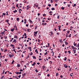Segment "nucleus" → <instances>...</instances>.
<instances>
[{"mask_svg":"<svg viewBox=\"0 0 79 79\" xmlns=\"http://www.w3.org/2000/svg\"><path fill=\"white\" fill-rule=\"evenodd\" d=\"M12 43L13 44H16V40L14 39L12 42Z\"/></svg>","mask_w":79,"mask_h":79,"instance_id":"1","label":"nucleus"},{"mask_svg":"<svg viewBox=\"0 0 79 79\" xmlns=\"http://www.w3.org/2000/svg\"><path fill=\"white\" fill-rule=\"evenodd\" d=\"M5 30H4L3 32H1V33H0L1 34H2V35H3V34H5Z\"/></svg>","mask_w":79,"mask_h":79,"instance_id":"2","label":"nucleus"},{"mask_svg":"<svg viewBox=\"0 0 79 79\" xmlns=\"http://www.w3.org/2000/svg\"><path fill=\"white\" fill-rule=\"evenodd\" d=\"M64 67H65V68H68V65H66V64H64Z\"/></svg>","mask_w":79,"mask_h":79,"instance_id":"3","label":"nucleus"},{"mask_svg":"<svg viewBox=\"0 0 79 79\" xmlns=\"http://www.w3.org/2000/svg\"><path fill=\"white\" fill-rule=\"evenodd\" d=\"M37 32H38V31H35L34 32V35H35V34H37Z\"/></svg>","mask_w":79,"mask_h":79,"instance_id":"4","label":"nucleus"},{"mask_svg":"<svg viewBox=\"0 0 79 79\" xmlns=\"http://www.w3.org/2000/svg\"><path fill=\"white\" fill-rule=\"evenodd\" d=\"M50 32L51 34V35L49 34V35H50V36H52V35H53V33H52V31H51Z\"/></svg>","mask_w":79,"mask_h":79,"instance_id":"5","label":"nucleus"},{"mask_svg":"<svg viewBox=\"0 0 79 79\" xmlns=\"http://www.w3.org/2000/svg\"><path fill=\"white\" fill-rule=\"evenodd\" d=\"M58 27H59V31H61V30H60V28H61V26H59Z\"/></svg>","mask_w":79,"mask_h":79,"instance_id":"6","label":"nucleus"},{"mask_svg":"<svg viewBox=\"0 0 79 79\" xmlns=\"http://www.w3.org/2000/svg\"><path fill=\"white\" fill-rule=\"evenodd\" d=\"M17 11H18V10H15V11H13V12H14V13H16V12H17Z\"/></svg>","mask_w":79,"mask_h":79,"instance_id":"7","label":"nucleus"},{"mask_svg":"<svg viewBox=\"0 0 79 79\" xmlns=\"http://www.w3.org/2000/svg\"><path fill=\"white\" fill-rule=\"evenodd\" d=\"M27 32H31V29H27Z\"/></svg>","mask_w":79,"mask_h":79,"instance_id":"8","label":"nucleus"},{"mask_svg":"<svg viewBox=\"0 0 79 79\" xmlns=\"http://www.w3.org/2000/svg\"><path fill=\"white\" fill-rule=\"evenodd\" d=\"M13 56H14V55L13 54V55H11V54H9V56H10V58H11Z\"/></svg>","mask_w":79,"mask_h":79,"instance_id":"9","label":"nucleus"},{"mask_svg":"<svg viewBox=\"0 0 79 79\" xmlns=\"http://www.w3.org/2000/svg\"><path fill=\"white\" fill-rule=\"evenodd\" d=\"M27 10H28V9H29V8H30V7H29V6H27Z\"/></svg>","mask_w":79,"mask_h":79,"instance_id":"10","label":"nucleus"},{"mask_svg":"<svg viewBox=\"0 0 79 79\" xmlns=\"http://www.w3.org/2000/svg\"><path fill=\"white\" fill-rule=\"evenodd\" d=\"M15 29L13 28V29H11L10 30L11 31H12V32H14V30Z\"/></svg>","mask_w":79,"mask_h":79,"instance_id":"11","label":"nucleus"},{"mask_svg":"<svg viewBox=\"0 0 79 79\" xmlns=\"http://www.w3.org/2000/svg\"><path fill=\"white\" fill-rule=\"evenodd\" d=\"M35 62H34L31 65L32 66H35Z\"/></svg>","mask_w":79,"mask_h":79,"instance_id":"12","label":"nucleus"},{"mask_svg":"<svg viewBox=\"0 0 79 79\" xmlns=\"http://www.w3.org/2000/svg\"><path fill=\"white\" fill-rule=\"evenodd\" d=\"M28 49L29 50H31V49H32V48H31V47H29L28 48Z\"/></svg>","mask_w":79,"mask_h":79,"instance_id":"13","label":"nucleus"},{"mask_svg":"<svg viewBox=\"0 0 79 79\" xmlns=\"http://www.w3.org/2000/svg\"><path fill=\"white\" fill-rule=\"evenodd\" d=\"M32 57L33 58V59H36V57H35V56H33Z\"/></svg>","mask_w":79,"mask_h":79,"instance_id":"14","label":"nucleus"},{"mask_svg":"<svg viewBox=\"0 0 79 79\" xmlns=\"http://www.w3.org/2000/svg\"><path fill=\"white\" fill-rule=\"evenodd\" d=\"M73 73H71V74H70V75L71 77H73Z\"/></svg>","mask_w":79,"mask_h":79,"instance_id":"15","label":"nucleus"},{"mask_svg":"<svg viewBox=\"0 0 79 79\" xmlns=\"http://www.w3.org/2000/svg\"><path fill=\"white\" fill-rule=\"evenodd\" d=\"M13 39H14V38H12L11 40H10V42H12V41L13 40Z\"/></svg>","mask_w":79,"mask_h":79,"instance_id":"16","label":"nucleus"},{"mask_svg":"<svg viewBox=\"0 0 79 79\" xmlns=\"http://www.w3.org/2000/svg\"><path fill=\"white\" fill-rule=\"evenodd\" d=\"M60 43H62V39H61L59 40Z\"/></svg>","mask_w":79,"mask_h":79,"instance_id":"17","label":"nucleus"},{"mask_svg":"<svg viewBox=\"0 0 79 79\" xmlns=\"http://www.w3.org/2000/svg\"><path fill=\"white\" fill-rule=\"evenodd\" d=\"M59 73H56V76L57 77L58 76V75H59Z\"/></svg>","mask_w":79,"mask_h":79,"instance_id":"18","label":"nucleus"},{"mask_svg":"<svg viewBox=\"0 0 79 79\" xmlns=\"http://www.w3.org/2000/svg\"><path fill=\"white\" fill-rule=\"evenodd\" d=\"M66 60H67V57H65V58H64V61H66Z\"/></svg>","mask_w":79,"mask_h":79,"instance_id":"19","label":"nucleus"},{"mask_svg":"<svg viewBox=\"0 0 79 79\" xmlns=\"http://www.w3.org/2000/svg\"><path fill=\"white\" fill-rule=\"evenodd\" d=\"M18 37L16 35H15L14 37V38H15H15H16V39H17Z\"/></svg>","mask_w":79,"mask_h":79,"instance_id":"20","label":"nucleus"},{"mask_svg":"<svg viewBox=\"0 0 79 79\" xmlns=\"http://www.w3.org/2000/svg\"><path fill=\"white\" fill-rule=\"evenodd\" d=\"M17 21H19V18H17Z\"/></svg>","mask_w":79,"mask_h":79,"instance_id":"21","label":"nucleus"},{"mask_svg":"<svg viewBox=\"0 0 79 79\" xmlns=\"http://www.w3.org/2000/svg\"><path fill=\"white\" fill-rule=\"evenodd\" d=\"M55 10V8L52 7V10Z\"/></svg>","mask_w":79,"mask_h":79,"instance_id":"22","label":"nucleus"},{"mask_svg":"<svg viewBox=\"0 0 79 79\" xmlns=\"http://www.w3.org/2000/svg\"><path fill=\"white\" fill-rule=\"evenodd\" d=\"M64 43H65V45H68V43L66 42H65Z\"/></svg>","mask_w":79,"mask_h":79,"instance_id":"23","label":"nucleus"},{"mask_svg":"<svg viewBox=\"0 0 79 79\" xmlns=\"http://www.w3.org/2000/svg\"><path fill=\"white\" fill-rule=\"evenodd\" d=\"M35 71H36V73H38V70H37V69H35Z\"/></svg>","mask_w":79,"mask_h":79,"instance_id":"24","label":"nucleus"},{"mask_svg":"<svg viewBox=\"0 0 79 79\" xmlns=\"http://www.w3.org/2000/svg\"><path fill=\"white\" fill-rule=\"evenodd\" d=\"M6 22L7 23H8V22H9V20H8L7 19V20H6Z\"/></svg>","mask_w":79,"mask_h":79,"instance_id":"25","label":"nucleus"},{"mask_svg":"<svg viewBox=\"0 0 79 79\" xmlns=\"http://www.w3.org/2000/svg\"><path fill=\"white\" fill-rule=\"evenodd\" d=\"M57 19H60V16L59 15H57Z\"/></svg>","mask_w":79,"mask_h":79,"instance_id":"26","label":"nucleus"},{"mask_svg":"<svg viewBox=\"0 0 79 79\" xmlns=\"http://www.w3.org/2000/svg\"><path fill=\"white\" fill-rule=\"evenodd\" d=\"M14 45H13V44H11L10 45V46H11V47H13V46H14Z\"/></svg>","mask_w":79,"mask_h":79,"instance_id":"27","label":"nucleus"},{"mask_svg":"<svg viewBox=\"0 0 79 79\" xmlns=\"http://www.w3.org/2000/svg\"><path fill=\"white\" fill-rule=\"evenodd\" d=\"M15 62V61L14 60H13L12 62H11V64H13V63Z\"/></svg>","mask_w":79,"mask_h":79,"instance_id":"28","label":"nucleus"},{"mask_svg":"<svg viewBox=\"0 0 79 79\" xmlns=\"http://www.w3.org/2000/svg\"><path fill=\"white\" fill-rule=\"evenodd\" d=\"M2 15H4V16H5V15H6V14L5 13H3L2 14Z\"/></svg>","mask_w":79,"mask_h":79,"instance_id":"29","label":"nucleus"},{"mask_svg":"<svg viewBox=\"0 0 79 79\" xmlns=\"http://www.w3.org/2000/svg\"><path fill=\"white\" fill-rule=\"evenodd\" d=\"M35 6H36V7H38V6H39V4H38L37 5H36Z\"/></svg>","mask_w":79,"mask_h":79,"instance_id":"30","label":"nucleus"},{"mask_svg":"<svg viewBox=\"0 0 79 79\" xmlns=\"http://www.w3.org/2000/svg\"><path fill=\"white\" fill-rule=\"evenodd\" d=\"M3 77H4V76H2L1 77V79H3Z\"/></svg>","mask_w":79,"mask_h":79,"instance_id":"31","label":"nucleus"},{"mask_svg":"<svg viewBox=\"0 0 79 79\" xmlns=\"http://www.w3.org/2000/svg\"><path fill=\"white\" fill-rule=\"evenodd\" d=\"M73 49H75V50H77V48L74 47V48H73Z\"/></svg>","mask_w":79,"mask_h":79,"instance_id":"32","label":"nucleus"},{"mask_svg":"<svg viewBox=\"0 0 79 79\" xmlns=\"http://www.w3.org/2000/svg\"><path fill=\"white\" fill-rule=\"evenodd\" d=\"M76 6V4H74V5L73 6Z\"/></svg>","mask_w":79,"mask_h":79,"instance_id":"33","label":"nucleus"},{"mask_svg":"<svg viewBox=\"0 0 79 79\" xmlns=\"http://www.w3.org/2000/svg\"><path fill=\"white\" fill-rule=\"evenodd\" d=\"M15 73L16 74H19V72H15Z\"/></svg>","mask_w":79,"mask_h":79,"instance_id":"34","label":"nucleus"},{"mask_svg":"<svg viewBox=\"0 0 79 79\" xmlns=\"http://www.w3.org/2000/svg\"><path fill=\"white\" fill-rule=\"evenodd\" d=\"M68 52L69 53V54H70L71 53V52L70 51H68Z\"/></svg>","mask_w":79,"mask_h":79,"instance_id":"35","label":"nucleus"},{"mask_svg":"<svg viewBox=\"0 0 79 79\" xmlns=\"http://www.w3.org/2000/svg\"><path fill=\"white\" fill-rule=\"evenodd\" d=\"M21 75H19L18 76V77H19V78H20L21 77Z\"/></svg>","mask_w":79,"mask_h":79,"instance_id":"36","label":"nucleus"},{"mask_svg":"<svg viewBox=\"0 0 79 79\" xmlns=\"http://www.w3.org/2000/svg\"><path fill=\"white\" fill-rule=\"evenodd\" d=\"M60 77L61 78H62L63 77V76L60 75Z\"/></svg>","mask_w":79,"mask_h":79,"instance_id":"37","label":"nucleus"},{"mask_svg":"<svg viewBox=\"0 0 79 79\" xmlns=\"http://www.w3.org/2000/svg\"><path fill=\"white\" fill-rule=\"evenodd\" d=\"M48 52H46L45 54L44 55H46L47 54Z\"/></svg>","mask_w":79,"mask_h":79,"instance_id":"38","label":"nucleus"},{"mask_svg":"<svg viewBox=\"0 0 79 79\" xmlns=\"http://www.w3.org/2000/svg\"><path fill=\"white\" fill-rule=\"evenodd\" d=\"M43 69H45V66H43Z\"/></svg>","mask_w":79,"mask_h":79,"instance_id":"39","label":"nucleus"},{"mask_svg":"<svg viewBox=\"0 0 79 79\" xmlns=\"http://www.w3.org/2000/svg\"><path fill=\"white\" fill-rule=\"evenodd\" d=\"M24 35L25 36H26V33H24Z\"/></svg>","mask_w":79,"mask_h":79,"instance_id":"40","label":"nucleus"},{"mask_svg":"<svg viewBox=\"0 0 79 79\" xmlns=\"http://www.w3.org/2000/svg\"><path fill=\"white\" fill-rule=\"evenodd\" d=\"M20 71H21L22 72H23V69H21L20 70Z\"/></svg>","mask_w":79,"mask_h":79,"instance_id":"41","label":"nucleus"},{"mask_svg":"<svg viewBox=\"0 0 79 79\" xmlns=\"http://www.w3.org/2000/svg\"><path fill=\"white\" fill-rule=\"evenodd\" d=\"M17 66H18V67H19V66H20V64H18Z\"/></svg>","mask_w":79,"mask_h":79,"instance_id":"42","label":"nucleus"},{"mask_svg":"<svg viewBox=\"0 0 79 79\" xmlns=\"http://www.w3.org/2000/svg\"><path fill=\"white\" fill-rule=\"evenodd\" d=\"M71 34H70L69 35V37H71Z\"/></svg>","mask_w":79,"mask_h":79,"instance_id":"43","label":"nucleus"},{"mask_svg":"<svg viewBox=\"0 0 79 79\" xmlns=\"http://www.w3.org/2000/svg\"><path fill=\"white\" fill-rule=\"evenodd\" d=\"M1 50H2V52H3V48H1Z\"/></svg>","mask_w":79,"mask_h":79,"instance_id":"44","label":"nucleus"},{"mask_svg":"<svg viewBox=\"0 0 79 79\" xmlns=\"http://www.w3.org/2000/svg\"><path fill=\"white\" fill-rule=\"evenodd\" d=\"M53 13V12H52V11H50L49 12V13Z\"/></svg>","mask_w":79,"mask_h":79,"instance_id":"45","label":"nucleus"},{"mask_svg":"<svg viewBox=\"0 0 79 79\" xmlns=\"http://www.w3.org/2000/svg\"><path fill=\"white\" fill-rule=\"evenodd\" d=\"M61 9H62V10H64V7H62L61 8Z\"/></svg>","mask_w":79,"mask_h":79,"instance_id":"46","label":"nucleus"},{"mask_svg":"<svg viewBox=\"0 0 79 79\" xmlns=\"http://www.w3.org/2000/svg\"><path fill=\"white\" fill-rule=\"evenodd\" d=\"M47 23H44V25H46Z\"/></svg>","mask_w":79,"mask_h":79,"instance_id":"47","label":"nucleus"},{"mask_svg":"<svg viewBox=\"0 0 79 79\" xmlns=\"http://www.w3.org/2000/svg\"><path fill=\"white\" fill-rule=\"evenodd\" d=\"M48 5L49 7H50L51 6V4H48Z\"/></svg>","mask_w":79,"mask_h":79,"instance_id":"48","label":"nucleus"},{"mask_svg":"<svg viewBox=\"0 0 79 79\" xmlns=\"http://www.w3.org/2000/svg\"><path fill=\"white\" fill-rule=\"evenodd\" d=\"M47 76H48V77H49V76H50V74H48L47 75Z\"/></svg>","mask_w":79,"mask_h":79,"instance_id":"49","label":"nucleus"},{"mask_svg":"<svg viewBox=\"0 0 79 79\" xmlns=\"http://www.w3.org/2000/svg\"><path fill=\"white\" fill-rule=\"evenodd\" d=\"M28 24H26V26L27 27H28V26H29V25H28Z\"/></svg>","mask_w":79,"mask_h":79,"instance_id":"50","label":"nucleus"},{"mask_svg":"<svg viewBox=\"0 0 79 79\" xmlns=\"http://www.w3.org/2000/svg\"><path fill=\"white\" fill-rule=\"evenodd\" d=\"M48 47H49L50 46V44H49V43H48Z\"/></svg>","mask_w":79,"mask_h":79,"instance_id":"51","label":"nucleus"},{"mask_svg":"<svg viewBox=\"0 0 79 79\" xmlns=\"http://www.w3.org/2000/svg\"><path fill=\"white\" fill-rule=\"evenodd\" d=\"M21 73H21V72H19V74H21Z\"/></svg>","mask_w":79,"mask_h":79,"instance_id":"52","label":"nucleus"},{"mask_svg":"<svg viewBox=\"0 0 79 79\" xmlns=\"http://www.w3.org/2000/svg\"><path fill=\"white\" fill-rule=\"evenodd\" d=\"M37 29V25H36V27H35V29Z\"/></svg>","mask_w":79,"mask_h":79,"instance_id":"53","label":"nucleus"},{"mask_svg":"<svg viewBox=\"0 0 79 79\" xmlns=\"http://www.w3.org/2000/svg\"><path fill=\"white\" fill-rule=\"evenodd\" d=\"M76 50H74V53H76Z\"/></svg>","mask_w":79,"mask_h":79,"instance_id":"54","label":"nucleus"},{"mask_svg":"<svg viewBox=\"0 0 79 79\" xmlns=\"http://www.w3.org/2000/svg\"><path fill=\"white\" fill-rule=\"evenodd\" d=\"M40 14L38 13V16H40Z\"/></svg>","mask_w":79,"mask_h":79,"instance_id":"55","label":"nucleus"},{"mask_svg":"<svg viewBox=\"0 0 79 79\" xmlns=\"http://www.w3.org/2000/svg\"><path fill=\"white\" fill-rule=\"evenodd\" d=\"M37 64H38V65H39V64H40V63H39V62L37 63Z\"/></svg>","mask_w":79,"mask_h":79,"instance_id":"56","label":"nucleus"},{"mask_svg":"<svg viewBox=\"0 0 79 79\" xmlns=\"http://www.w3.org/2000/svg\"><path fill=\"white\" fill-rule=\"evenodd\" d=\"M38 42H40V40L39 39H38Z\"/></svg>","mask_w":79,"mask_h":79,"instance_id":"57","label":"nucleus"},{"mask_svg":"<svg viewBox=\"0 0 79 79\" xmlns=\"http://www.w3.org/2000/svg\"><path fill=\"white\" fill-rule=\"evenodd\" d=\"M37 52V49H36L35 50V52Z\"/></svg>","mask_w":79,"mask_h":79,"instance_id":"58","label":"nucleus"},{"mask_svg":"<svg viewBox=\"0 0 79 79\" xmlns=\"http://www.w3.org/2000/svg\"><path fill=\"white\" fill-rule=\"evenodd\" d=\"M74 46H75V47H76V45H77V44H74Z\"/></svg>","mask_w":79,"mask_h":79,"instance_id":"59","label":"nucleus"},{"mask_svg":"<svg viewBox=\"0 0 79 79\" xmlns=\"http://www.w3.org/2000/svg\"><path fill=\"white\" fill-rule=\"evenodd\" d=\"M3 73H2V74H4V73H5V71L3 70Z\"/></svg>","mask_w":79,"mask_h":79,"instance_id":"60","label":"nucleus"},{"mask_svg":"<svg viewBox=\"0 0 79 79\" xmlns=\"http://www.w3.org/2000/svg\"><path fill=\"white\" fill-rule=\"evenodd\" d=\"M16 6H17V7H18V4H17Z\"/></svg>","mask_w":79,"mask_h":79,"instance_id":"61","label":"nucleus"},{"mask_svg":"<svg viewBox=\"0 0 79 79\" xmlns=\"http://www.w3.org/2000/svg\"><path fill=\"white\" fill-rule=\"evenodd\" d=\"M43 16H46V15L45 14H43Z\"/></svg>","mask_w":79,"mask_h":79,"instance_id":"62","label":"nucleus"},{"mask_svg":"<svg viewBox=\"0 0 79 79\" xmlns=\"http://www.w3.org/2000/svg\"><path fill=\"white\" fill-rule=\"evenodd\" d=\"M62 47H64V44H63L62 45Z\"/></svg>","mask_w":79,"mask_h":79,"instance_id":"63","label":"nucleus"},{"mask_svg":"<svg viewBox=\"0 0 79 79\" xmlns=\"http://www.w3.org/2000/svg\"><path fill=\"white\" fill-rule=\"evenodd\" d=\"M78 47H79V43H78V45L77 46Z\"/></svg>","mask_w":79,"mask_h":79,"instance_id":"64","label":"nucleus"}]
</instances>
